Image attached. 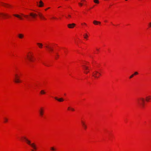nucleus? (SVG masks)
Wrapping results in <instances>:
<instances>
[{"mask_svg": "<svg viewBox=\"0 0 151 151\" xmlns=\"http://www.w3.org/2000/svg\"><path fill=\"white\" fill-rule=\"evenodd\" d=\"M84 38L85 39L86 38L88 37V36L86 34L85 35H84Z\"/></svg>", "mask_w": 151, "mask_h": 151, "instance_id": "24", "label": "nucleus"}, {"mask_svg": "<svg viewBox=\"0 0 151 151\" xmlns=\"http://www.w3.org/2000/svg\"><path fill=\"white\" fill-rule=\"evenodd\" d=\"M101 75V73L97 71H95L93 73V76L95 78H99Z\"/></svg>", "mask_w": 151, "mask_h": 151, "instance_id": "5", "label": "nucleus"}, {"mask_svg": "<svg viewBox=\"0 0 151 151\" xmlns=\"http://www.w3.org/2000/svg\"><path fill=\"white\" fill-rule=\"evenodd\" d=\"M50 8V7H48L46 9H49Z\"/></svg>", "mask_w": 151, "mask_h": 151, "instance_id": "34", "label": "nucleus"}, {"mask_svg": "<svg viewBox=\"0 0 151 151\" xmlns=\"http://www.w3.org/2000/svg\"><path fill=\"white\" fill-rule=\"evenodd\" d=\"M144 99L142 98H139L137 100L138 103L140 106H143L144 105Z\"/></svg>", "mask_w": 151, "mask_h": 151, "instance_id": "3", "label": "nucleus"}, {"mask_svg": "<svg viewBox=\"0 0 151 151\" xmlns=\"http://www.w3.org/2000/svg\"><path fill=\"white\" fill-rule=\"evenodd\" d=\"M23 138L26 141L27 144H28L29 145L31 146L33 149V150L35 151V150H36L37 149V147L36 145L34 143H31V141L27 139L25 137H23ZM32 150V149L31 150V151Z\"/></svg>", "mask_w": 151, "mask_h": 151, "instance_id": "2", "label": "nucleus"}, {"mask_svg": "<svg viewBox=\"0 0 151 151\" xmlns=\"http://www.w3.org/2000/svg\"><path fill=\"white\" fill-rule=\"evenodd\" d=\"M138 74V73L137 72H135L134 73V75H137V74Z\"/></svg>", "mask_w": 151, "mask_h": 151, "instance_id": "28", "label": "nucleus"}, {"mask_svg": "<svg viewBox=\"0 0 151 151\" xmlns=\"http://www.w3.org/2000/svg\"><path fill=\"white\" fill-rule=\"evenodd\" d=\"M50 149L52 151H55L56 149L53 147H51Z\"/></svg>", "mask_w": 151, "mask_h": 151, "instance_id": "23", "label": "nucleus"}, {"mask_svg": "<svg viewBox=\"0 0 151 151\" xmlns=\"http://www.w3.org/2000/svg\"><path fill=\"white\" fill-rule=\"evenodd\" d=\"M150 96H149L146 97V101L148 102L149 101V100L150 99Z\"/></svg>", "mask_w": 151, "mask_h": 151, "instance_id": "18", "label": "nucleus"}, {"mask_svg": "<svg viewBox=\"0 0 151 151\" xmlns=\"http://www.w3.org/2000/svg\"><path fill=\"white\" fill-rule=\"evenodd\" d=\"M43 64H44L45 65H46L44 63H43Z\"/></svg>", "mask_w": 151, "mask_h": 151, "instance_id": "35", "label": "nucleus"}, {"mask_svg": "<svg viewBox=\"0 0 151 151\" xmlns=\"http://www.w3.org/2000/svg\"><path fill=\"white\" fill-rule=\"evenodd\" d=\"M22 16H24L25 17H28V16L27 15H24L23 14H22Z\"/></svg>", "mask_w": 151, "mask_h": 151, "instance_id": "31", "label": "nucleus"}, {"mask_svg": "<svg viewBox=\"0 0 151 151\" xmlns=\"http://www.w3.org/2000/svg\"><path fill=\"white\" fill-rule=\"evenodd\" d=\"M93 23L94 24L97 25L98 24H101V22H98L96 21H94L93 22Z\"/></svg>", "mask_w": 151, "mask_h": 151, "instance_id": "15", "label": "nucleus"}, {"mask_svg": "<svg viewBox=\"0 0 151 151\" xmlns=\"http://www.w3.org/2000/svg\"><path fill=\"white\" fill-rule=\"evenodd\" d=\"M18 36L19 37L20 39L24 37V35L22 34H19L18 35Z\"/></svg>", "mask_w": 151, "mask_h": 151, "instance_id": "13", "label": "nucleus"}, {"mask_svg": "<svg viewBox=\"0 0 151 151\" xmlns=\"http://www.w3.org/2000/svg\"><path fill=\"white\" fill-rule=\"evenodd\" d=\"M134 75L133 74H132V75L130 77H129V78H133L134 76Z\"/></svg>", "mask_w": 151, "mask_h": 151, "instance_id": "25", "label": "nucleus"}, {"mask_svg": "<svg viewBox=\"0 0 151 151\" xmlns=\"http://www.w3.org/2000/svg\"><path fill=\"white\" fill-rule=\"evenodd\" d=\"M81 123H82V124L83 126L84 125H85V123L83 121H82Z\"/></svg>", "mask_w": 151, "mask_h": 151, "instance_id": "27", "label": "nucleus"}, {"mask_svg": "<svg viewBox=\"0 0 151 151\" xmlns=\"http://www.w3.org/2000/svg\"><path fill=\"white\" fill-rule=\"evenodd\" d=\"M37 44L39 46V47L40 48H42L43 46L42 44L41 43H37Z\"/></svg>", "mask_w": 151, "mask_h": 151, "instance_id": "16", "label": "nucleus"}, {"mask_svg": "<svg viewBox=\"0 0 151 151\" xmlns=\"http://www.w3.org/2000/svg\"><path fill=\"white\" fill-rule=\"evenodd\" d=\"M149 26L150 27H151V22L149 23Z\"/></svg>", "mask_w": 151, "mask_h": 151, "instance_id": "32", "label": "nucleus"}, {"mask_svg": "<svg viewBox=\"0 0 151 151\" xmlns=\"http://www.w3.org/2000/svg\"><path fill=\"white\" fill-rule=\"evenodd\" d=\"M70 108H70V107H68V110H70Z\"/></svg>", "mask_w": 151, "mask_h": 151, "instance_id": "33", "label": "nucleus"}, {"mask_svg": "<svg viewBox=\"0 0 151 151\" xmlns=\"http://www.w3.org/2000/svg\"><path fill=\"white\" fill-rule=\"evenodd\" d=\"M84 25H86V24L85 23H84Z\"/></svg>", "mask_w": 151, "mask_h": 151, "instance_id": "37", "label": "nucleus"}, {"mask_svg": "<svg viewBox=\"0 0 151 151\" xmlns=\"http://www.w3.org/2000/svg\"><path fill=\"white\" fill-rule=\"evenodd\" d=\"M30 15L33 18H35L37 16H38L41 19H45L42 14L39 12H37V13L33 12L31 13L30 14Z\"/></svg>", "mask_w": 151, "mask_h": 151, "instance_id": "1", "label": "nucleus"}, {"mask_svg": "<svg viewBox=\"0 0 151 151\" xmlns=\"http://www.w3.org/2000/svg\"><path fill=\"white\" fill-rule=\"evenodd\" d=\"M14 15L17 17H18V18H20V19H22V18L20 17V16L19 15H17V14H14Z\"/></svg>", "mask_w": 151, "mask_h": 151, "instance_id": "22", "label": "nucleus"}, {"mask_svg": "<svg viewBox=\"0 0 151 151\" xmlns=\"http://www.w3.org/2000/svg\"><path fill=\"white\" fill-rule=\"evenodd\" d=\"M57 56H58V55H57Z\"/></svg>", "mask_w": 151, "mask_h": 151, "instance_id": "39", "label": "nucleus"}, {"mask_svg": "<svg viewBox=\"0 0 151 151\" xmlns=\"http://www.w3.org/2000/svg\"><path fill=\"white\" fill-rule=\"evenodd\" d=\"M70 17V15H69V17Z\"/></svg>", "mask_w": 151, "mask_h": 151, "instance_id": "40", "label": "nucleus"}, {"mask_svg": "<svg viewBox=\"0 0 151 151\" xmlns=\"http://www.w3.org/2000/svg\"><path fill=\"white\" fill-rule=\"evenodd\" d=\"M83 127L85 129H86L87 128V126L86 125H84Z\"/></svg>", "mask_w": 151, "mask_h": 151, "instance_id": "29", "label": "nucleus"}, {"mask_svg": "<svg viewBox=\"0 0 151 151\" xmlns=\"http://www.w3.org/2000/svg\"><path fill=\"white\" fill-rule=\"evenodd\" d=\"M70 110H71L72 111H74L75 110L73 108H70Z\"/></svg>", "mask_w": 151, "mask_h": 151, "instance_id": "30", "label": "nucleus"}, {"mask_svg": "<svg viewBox=\"0 0 151 151\" xmlns=\"http://www.w3.org/2000/svg\"><path fill=\"white\" fill-rule=\"evenodd\" d=\"M14 81L15 83H19L21 82V81L19 79V77L17 74L15 75Z\"/></svg>", "mask_w": 151, "mask_h": 151, "instance_id": "4", "label": "nucleus"}, {"mask_svg": "<svg viewBox=\"0 0 151 151\" xmlns=\"http://www.w3.org/2000/svg\"><path fill=\"white\" fill-rule=\"evenodd\" d=\"M39 113L40 116L42 117L44 113V110L42 108H41L39 110Z\"/></svg>", "mask_w": 151, "mask_h": 151, "instance_id": "8", "label": "nucleus"}, {"mask_svg": "<svg viewBox=\"0 0 151 151\" xmlns=\"http://www.w3.org/2000/svg\"><path fill=\"white\" fill-rule=\"evenodd\" d=\"M37 6L39 7H42L44 6V3L41 1L40 0L39 1H37L36 2Z\"/></svg>", "mask_w": 151, "mask_h": 151, "instance_id": "6", "label": "nucleus"}, {"mask_svg": "<svg viewBox=\"0 0 151 151\" xmlns=\"http://www.w3.org/2000/svg\"><path fill=\"white\" fill-rule=\"evenodd\" d=\"M53 18L55 19V17H53Z\"/></svg>", "mask_w": 151, "mask_h": 151, "instance_id": "38", "label": "nucleus"}, {"mask_svg": "<svg viewBox=\"0 0 151 151\" xmlns=\"http://www.w3.org/2000/svg\"><path fill=\"white\" fill-rule=\"evenodd\" d=\"M76 25V24L74 23H72L71 24H69L68 25V27L69 28H73Z\"/></svg>", "mask_w": 151, "mask_h": 151, "instance_id": "10", "label": "nucleus"}, {"mask_svg": "<svg viewBox=\"0 0 151 151\" xmlns=\"http://www.w3.org/2000/svg\"><path fill=\"white\" fill-rule=\"evenodd\" d=\"M4 123H6L7 122L8 119L4 117Z\"/></svg>", "mask_w": 151, "mask_h": 151, "instance_id": "19", "label": "nucleus"}, {"mask_svg": "<svg viewBox=\"0 0 151 151\" xmlns=\"http://www.w3.org/2000/svg\"><path fill=\"white\" fill-rule=\"evenodd\" d=\"M81 2L82 3L79 2L78 4L80 6H83V4H85V3L86 2V0H81Z\"/></svg>", "mask_w": 151, "mask_h": 151, "instance_id": "9", "label": "nucleus"}, {"mask_svg": "<svg viewBox=\"0 0 151 151\" xmlns=\"http://www.w3.org/2000/svg\"><path fill=\"white\" fill-rule=\"evenodd\" d=\"M27 58L28 59L31 61H33L32 57V55H27Z\"/></svg>", "mask_w": 151, "mask_h": 151, "instance_id": "11", "label": "nucleus"}, {"mask_svg": "<svg viewBox=\"0 0 151 151\" xmlns=\"http://www.w3.org/2000/svg\"><path fill=\"white\" fill-rule=\"evenodd\" d=\"M55 99L60 102H62L64 101V99L62 98H60V99H58L57 97H55Z\"/></svg>", "mask_w": 151, "mask_h": 151, "instance_id": "12", "label": "nucleus"}, {"mask_svg": "<svg viewBox=\"0 0 151 151\" xmlns=\"http://www.w3.org/2000/svg\"><path fill=\"white\" fill-rule=\"evenodd\" d=\"M93 2L94 3L96 4L99 3V0H93Z\"/></svg>", "mask_w": 151, "mask_h": 151, "instance_id": "21", "label": "nucleus"}, {"mask_svg": "<svg viewBox=\"0 0 151 151\" xmlns=\"http://www.w3.org/2000/svg\"><path fill=\"white\" fill-rule=\"evenodd\" d=\"M89 70L84 71V72L85 73L87 74L89 72Z\"/></svg>", "mask_w": 151, "mask_h": 151, "instance_id": "26", "label": "nucleus"}, {"mask_svg": "<svg viewBox=\"0 0 151 151\" xmlns=\"http://www.w3.org/2000/svg\"><path fill=\"white\" fill-rule=\"evenodd\" d=\"M46 92L44 90H42L40 91V93L42 94H44Z\"/></svg>", "mask_w": 151, "mask_h": 151, "instance_id": "20", "label": "nucleus"}, {"mask_svg": "<svg viewBox=\"0 0 151 151\" xmlns=\"http://www.w3.org/2000/svg\"><path fill=\"white\" fill-rule=\"evenodd\" d=\"M83 68L85 70L84 71L89 70V69L88 67L86 66H84Z\"/></svg>", "mask_w": 151, "mask_h": 151, "instance_id": "14", "label": "nucleus"}, {"mask_svg": "<svg viewBox=\"0 0 151 151\" xmlns=\"http://www.w3.org/2000/svg\"><path fill=\"white\" fill-rule=\"evenodd\" d=\"M9 17V15L7 14L0 13V18H5L6 17Z\"/></svg>", "mask_w": 151, "mask_h": 151, "instance_id": "7", "label": "nucleus"}, {"mask_svg": "<svg viewBox=\"0 0 151 151\" xmlns=\"http://www.w3.org/2000/svg\"><path fill=\"white\" fill-rule=\"evenodd\" d=\"M96 50H97V51H99V49H96Z\"/></svg>", "mask_w": 151, "mask_h": 151, "instance_id": "36", "label": "nucleus"}, {"mask_svg": "<svg viewBox=\"0 0 151 151\" xmlns=\"http://www.w3.org/2000/svg\"><path fill=\"white\" fill-rule=\"evenodd\" d=\"M46 47L49 49L50 51H53V50L52 48V47H49L48 46H46Z\"/></svg>", "mask_w": 151, "mask_h": 151, "instance_id": "17", "label": "nucleus"}, {"mask_svg": "<svg viewBox=\"0 0 151 151\" xmlns=\"http://www.w3.org/2000/svg\"><path fill=\"white\" fill-rule=\"evenodd\" d=\"M55 58H57V57L56 56L55 57Z\"/></svg>", "mask_w": 151, "mask_h": 151, "instance_id": "41", "label": "nucleus"}]
</instances>
